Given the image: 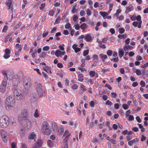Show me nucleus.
Returning a JSON list of instances; mask_svg holds the SVG:
<instances>
[{
  "label": "nucleus",
  "mask_w": 148,
  "mask_h": 148,
  "mask_svg": "<svg viewBox=\"0 0 148 148\" xmlns=\"http://www.w3.org/2000/svg\"><path fill=\"white\" fill-rule=\"evenodd\" d=\"M84 39L87 42H91L93 38L90 34H87L85 35Z\"/></svg>",
  "instance_id": "13"
},
{
  "label": "nucleus",
  "mask_w": 148,
  "mask_h": 148,
  "mask_svg": "<svg viewBox=\"0 0 148 148\" xmlns=\"http://www.w3.org/2000/svg\"><path fill=\"white\" fill-rule=\"evenodd\" d=\"M6 88L5 87H3L1 86H0V92L4 93L6 92Z\"/></svg>",
  "instance_id": "31"
},
{
  "label": "nucleus",
  "mask_w": 148,
  "mask_h": 148,
  "mask_svg": "<svg viewBox=\"0 0 148 148\" xmlns=\"http://www.w3.org/2000/svg\"><path fill=\"white\" fill-rule=\"evenodd\" d=\"M71 135V134H68L67 135H66L65 136H64L65 137V138L63 140V141L64 142H67V141L69 138V137Z\"/></svg>",
  "instance_id": "30"
},
{
  "label": "nucleus",
  "mask_w": 148,
  "mask_h": 148,
  "mask_svg": "<svg viewBox=\"0 0 148 148\" xmlns=\"http://www.w3.org/2000/svg\"><path fill=\"white\" fill-rule=\"evenodd\" d=\"M80 91L81 93H83L86 90L85 86L82 84L80 85Z\"/></svg>",
  "instance_id": "26"
},
{
  "label": "nucleus",
  "mask_w": 148,
  "mask_h": 148,
  "mask_svg": "<svg viewBox=\"0 0 148 148\" xmlns=\"http://www.w3.org/2000/svg\"><path fill=\"white\" fill-rule=\"evenodd\" d=\"M52 128L54 133L58 135H62L64 132L63 126L61 125L58 126L56 123H52Z\"/></svg>",
  "instance_id": "2"
},
{
  "label": "nucleus",
  "mask_w": 148,
  "mask_h": 148,
  "mask_svg": "<svg viewBox=\"0 0 148 148\" xmlns=\"http://www.w3.org/2000/svg\"><path fill=\"white\" fill-rule=\"evenodd\" d=\"M8 29V26L6 25L4 26L2 32H7Z\"/></svg>",
  "instance_id": "35"
},
{
  "label": "nucleus",
  "mask_w": 148,
  "mask_h": 148,
  "mask_svg": "<svg viewBox=\"0 0 148 148\" xmlns=\"http://www.w3.org/2000/svg\"><path fill=\"white\" fill-rule=\"evenodd\" d=\"M34 116L36 118L39 116V114L38 113V111L37 109H36L35 110L34 113Z\"/></svg>",
  "instance_id": "28"
},
{
  "label": "nucleus",
  "mask_w": 148,
  "mask_h": 148,
  "mask_svg": "<svg viewBox=\"0 0 148 148\" xmlns=\"http://www.w3.org/2000/svg\"><path fill=\"white\" fill-rule=\"evenodd\" d=\"M24 130V127H23V128L21 129L19 131L18 133L20 134L21 136H23L24 135L25 133Z\"/></svg>",
  "instance_id": "29"
},
{
  "label": "nucleus",
  "mask_w": 148,
  "mask_h": 148,
  "mask_svg": "<svg viewBox=\"0 0 148 148\" xmlns=\"http://www.w3.org/2000/svg\"><path fill=\"white\" fill-rule=\"evenodd\" d=\"M16 119L14 117L11 119L10 121V124L13 126H15L16 125Z\"/></svg>",
  "instance_id": "18"
},
{
  "label": "nucleus",
  "mask_w": 148,
  "mask_h": 148,
  "mask_svg": "<svg viewBox=\"0 0 148 148\" xmlns=\"http://www.w3.org/2000/svg\"><path fill=\"white\" fill-rule=\"evenodd\" d=\"M5 103L6 109L8 110L14 106L15 104V99L13 96H8L5 99Z\"/></svg>",
  "instance_id": "3"
},
{
  "label": "nucleus",
  "mask_w": 148,
  "mask_h": 148,
  "mask_svg": "<svg viewBox=\"0 0 148 148\" xmlns=\"http://www.w3.org/2000/svg\"><path fill=\"white\" fill-rule=\"evenodd\" d=\"M118 31L120 34H122L125 32V30L124 28H119Z\"/></svg>",
  "instance_id": "38"
},
{
  "label": "nucleus",
  "mask_w": 148,
  "mask_h": 148,
  "mask_svg": "<svg viewBox=\"0 0 148 148\" xmlns=\"http://www.w3.org/2000/svg\"><path fill=\"white\" fill-rule=\"evenodd\" d=\"M130 39L129 38H127L125 41V45H128L129 43H130Z\"/></svg>",
  "instance_id": "59"
},
{
  "label": "nucleus",
  "mask_w": 148,
  "mask_h": 148,
  "mask_svg": "<svg viewBox=\"0 0 148 148\" xmlns=\"http://www.w3.org/2000/svg\"><path fill=\"white\" fill-rule=\"evenodd\" d=\"M132 71L134 73H136L138 76L140 75H141L142 73L141 71L139 69H137L135 67L133 68Z\"/></svg>",
  "instance_id": "15"
},
{
  "label": "nucleus",
  "mask_w": 148,
  "mask_h": 148,
  "mask_svg": "<svg viewBox=\"0 0 148 148\" xmlns=\"http://www.w3.org/2000/svg\"><path fill=\"white\" fill-rule=\"evenodd\" d=\"M112 54V51L110 50H108L107 52V54L109 56H111Z\"/></svg>",
  "instance_id": "53"
},
{
  "label": "nucleus",
  "mask_w": 148,
  "mask_h": 148,
  "mask_svg": "<svg viewBox=\"0 0 148 148\" xmlns=\"http://www.w3.org/2000/svg\"><path fill=\"white\" fill-rule=\"evenodd\" d=\"M50 67H49V66H44L43 69L47 73H49V72H48V71L49 69H50Z\"/></svg>",
  "instance_id": "39"
},
{
  "label": "nucleus",
  "mask_w": 148,
  "mask_h": 148,
  "mask_svg": "<svg viewBox=\"0 0 148 148\" xmlns=\"http://www.w3.org/2000/svg\"><path fill=\"white\" fill-rule=\"evenodd\" d=\"M7 135V133L5 132V133H4V134L1 136L3 141L4 142H6L7 141L8 139Z\"/></svg>",
  "instance_id": "23"
},
{
  "label": "nucleus",
  "mask_w": 148,
  "mask_h": 148,
  "mask_svg": "<svg viewBox=\"0 0 148 148\" xmlns=\"http://www.w3.org/2000/svg\"><path fill=\"white\" fill-rule=\"evenodd\" d=\"M95 71H90L89 73L90 76L91 77H93L95 75Z\"/></svg>",
  "instance_id": "41"
},
{
  "label": "nucleus",
  "mask_w": 148,
  "mask_h": 148,
  "mask_svg": "<svg viewBox=\"0 0 148 148\" xmlns=\"http://www.w3.org/2000/svg\"><path fill=\"white\" fill-rule=\"evenodd\" d=\"M61 4V3L60 1L58 2L55 1L54 3V5L55 7H59Z\"/></svg>",
  "instance_id": "43"
},
{
  "label": "nucleus",
  "mask_w": 148,
  "mask_h": 148,
  "mask_svg": "<svg viewBox=\"0 0 148 148\" xmlns=\"http://www.w3.org/2000/svg\"><path fill=\"white\" fill-rule=\"evenodd\" d=\"M42 132L46 135H49L51 133V128L47 121H44L42 124L41 128Z\"/></svg>",
  "instance_id": "4"
},
{
  "label": "nucleus",
  "mask_w": 148,
  "mask_h": 148,
  "mask_svg": "<svg viewBox=\"0 0 148 148\" xmlns=\"http://www.w3.org/2000/svg\"><path fill=\"white\" fill-rule=\"evenodd\" d=\"M118 125L115 124H113L112 127V128L114 130H116L118 128Z\"/></svg>",
  "instance_id": "62"
},
{
  "label": "nucleus",
  "mask_w": 148,
  "mask_h": 148,
  "mask_svg": "<svg viewBox=\"0 0 148 148\" xmlns=\"http://www.w3.org/2000/svg\"><path fill=\"white\" fill-rule=\"evenodd\" d=\"M62 148H68L67 142L63 141L62 144Z\"/></svg>",
  "instance_id": "32"
},
{
  "label": "nucleus",
  "mask_w": 148,
  "mask_h": 148,
  "mask_svg": "<svg viewBox=\"0 0 148 148\" xmlns=\"http://www.w3.org/2000/svg\"><path fill=\"white\" fill-rule=\"evenodd\" d=\"M42 144V141L41 139H39L38 141V142L35 145L34 147H32V148H38L41 146Z\"/></svg>",
  "instance_id": "19"
},
{
  "label": "nucleus",
  "mask_w": 148,
  "mask_h": 148,
  "mask_svg": "<svg viewBox=\"0 0 148 148\" xmlns=\"http://www.w3.org/2000/svg\"><path fill=\"white\" fill-rule=\"evenodd\" d=\"M55 13V12L53 10H51L49 11L48 15H49L51 16H53V14Z\"/></svg>",
  "instance_id": "45"
},
{
  "label": "nucleus",
  "mask_w": 148,
  "mask_h": 148,
  "mask_svg": "<svg viewBox=\"0 0 148 148\" xmlns=\"http://www.w3.org/2000/svg\"><path fill=\"white\" fill-rule=\"evenodd\" d=\"M105 6V5L103 3H101L99 5V6L101 9H103L104 8Z\"/></svg>",
  "instance_id": "64"
},
{
  "label": "nucleus",
  "mask_w": 148,
  "mask_h": 148,
  "mask_svg": "<svg viewBox=\"0 0 148 148\" xmlns=\"http://www.w3.org/2000/svg\"><path fill=\"white\" fill-rule=\"evenodd\" d=\"M100 14L103 17L105 16L107 14V13L105 12H100Z\"/></svg>",
  "instance_id": "54"
},
{
  "label": "nucleus",
  "mask_w": 148,
  "mask_h": 148,
  "mask_svg": "<svg viewBox=\"0 0 148 148\" xmlns=\"http://www.w3.org/2000/svg\"><path fill=\"white\" fill-rule=\"evenodd\" d=\"M9 124L8 117L6 115H3L0 117V126L5 128L7 127Z\"/></svg>",
  "instance_id": "5"
},
{
  "label": "nucleus",
  "mask_w": 148,
  "mask_h": 148,
  "mask_svg": "<svg viewBox=\"0 0 148 148\" xmlns=\"http://www.w3.org/2000/svg\"><path fill=\"white\" fill-rule=\"evenodd\" d=\"M88 27L86 23H83L80 26V28L82 30L83 32H85V29Z\"/></svg>",
  "instance_id": "21"
},
{
  "label": "nucleus",
  "mask_w": 148,
  "mask_h": 148,
  "mask_svg": "<svg viewBox=\"0 0 148 148\" xmlns=\"http://www.w3.org/2000/svg\"><path fill=\"white\" fill-rule=\"evenodd\" d=\"M49 49V47L48 46H46L43 47L42 50L44 51H47Z\"/></svg>",
  "instance_id": "48"
},
{
  "label": "nucleus",
  "mask_w": 148,
  "mask_h": 148,
  "mask_svg": "<svg viewBox=\"0 0 148 148\" xmlns=\"http://www.w3.org/2000/svg\"><path fill=\"white\" fill-rule=\"evenodd\" d=\"M36 135L34 132L32 133L29 136L28 138L30 140H33L35 141L36 139Z\"/></svg>",
  "instance_id": "16"
},
{
  "label": "nucleus",
  "mask_w": 148,
  "mask_h": 148,
  "mask_svg": "<svg viewBox=\"0 0 148 148\" xmlns=\"http://www.w3.org/2000/svg\"><path fill=\"white\" fill-rule=\"evenodd\" d=\"M106 104L107 105L111 106L113 105L112 102L109 100H108L106 102Z\"/></svg>",
  "instance_id": "44"
},
{
  "label": "nucleus",
  "mask_w": 148,
  "mask_h": 148,
  "mask_svg": "<svg viewBox=\"0 0 148 148\" xmlns=\"http://www.w3.org/2000/svg\"><path fill=\"white\" fill-rule=\"evenodd\" d=\"M106 125L109 128L110 130H111L112 129V128L110 127V122L109 121H108L106 122Z\"/></svg>",
  "instance_id": "52"
},
{
  "label": "nucleus",
  "mask_w": 148,
  "mask_h": 148,
  "mask_svg": "<svg viewBox=\"0 0 148 148\" xmlns=\"http://www.w3.org/2000/svg\"><path fill=\"white\" fill-rule=\"evenodd\" d=\"M57 66L58 67L60 68H62L63 67V65L60 62L58 63L57 64Z\"/></svg>",
  "instance_id": "57"
},
{
  "label": "nucleus",
  "mask_w": 148,
  "mask_h": 148,
  "mask_svg": "<svg viewBox=\"0 0 148 148\" xmlns=\"http://www.w3.org/2000/svg\"><path fill=\"white\" fill-rule=\"evenodd\" d=\"M21 24L22 23L21 22H19V23L17 25H16V26L14 27L13 30H15L17 29L21 25Z\"/></svg>",
  "instance_id": "36"
},
{
  "label": "nucleus",
  "mask_w": 148,
  "mask_h": 148,
  "mask_svg": "<svg viewBox=\"0 0 148 148\" xmlns=\"http://www.w3.org/2000/svg\"><path fill=\"white\" fill-rule=\"evenodd\" d=\"M5 3L7 6L8 7V9H12V5L13 4L12 0H6Z\"/></svg>",
  "instance_id": "12"
},
{
  "label": "nucleus",
  "mask_w": 148,
  "mask_h": 148,
  "mask_svg": "<svg viewBox=\"0 0 148 148\" xmlns=\"http://www.w3.org/2000/svg\"><path fill=\"white\" fill-rule=\"evenodd\" d=\"M15 47L18 51H21L22 50V46L18 43H17L16 44Z\"/></svg>",
  "instance_id": "25"
},
{
  "label": "nucleus",
  "mask_w": 148,
  "mask_h": 148,
  "mask_svg": "<svg viewBox=\"0 0 148 148\" xmlns=\"http://www.w3.org/2000/svg\"><path fill=\"white\" fill-rule=\"evenodd\" d=\"M114 108L116 109H118L119 108V105L118 103H115L114 104Z\"/></svg>",
  "instance_id": "63"
},
{
  "label": "nucleus",
  "mask_w": 148,
  "mask_h": 148,
  "mask_svg": "<svg viewBox=\"0 0 148 148\" xmlns=\"http://www.w3.org/2000/svg\"><path fill=\"white\" fill-rule=\"evenodd\" d=\"M121 12V10H117L116 12L114 14V15L118 17L119 16V14Z\"/></svg>",
  "instance_id": "50"
},
{
  "label": "nucleus",
  "mask_w": 148,
  "mask_h": 148,
  "mask_svg": "<svg viewBox=\"0 0 148 148\" xmlns=\"http://www.w3.org/2000/svg\"><path fill=\"white\" fill-rule=\"evenodd\" d=\"M89 52V50L88 49L84 50L83 52V56H86L87 55Z\"/></svg>",
  "instance_id": "42"
},
{
  "label": "nucleus",
  "mask_w": 148,
  "mask_h": 148,
  "mask_svg": "<svg viewBox=\"0 0 148 148\" xmlns=\"http://www.w3.org/2000/svg\"><path fill=\"white\" fill-rule=\"evenodd\" d=\"M130 110H128L126 112L125 114V116L126 117L128 116H130L129 115L130 114Z\"/></svg>",
  "instance_id": "60"
},
{
  "label": "nucleus",
  "mask_w": 148,
  "mask_h": 148,
  "mask_svg": "<svg viewBox=\"0 0 148 148\" xmlns=\"http://www.w3.org/2000/svg\"><path fill=\"white\" fill-rule=\"evenodd\" d=\"M3 75L5 76V77H7L8 78V76L9 75L11 76V78H12V77L13 76V72L12 71L9 69H3L1 71Z\"/></svg>",
  "instance_id": "9"
},
{
  "label": "nucleus",
  "mask_w": 148,
  "mask_h": 148,
  "mask_svg": "<svg viewBox=\"0 0 148 148\" xmlns=\"http://www.w3.org/2000/svg\"><path fill=\"white\" fill-rule=\"evenodd\" d=\"M111 96L113 98L116 97L117 96V95L116 93L114 92H112L111 93Z\"/></svg>",
  "instance_id": "61"
},
{
  "label": "nucleus",
  "mask_w": 148,
  "mask_h": 148,
  "mask_svg": "<svg viewBox=\"0 0 148 148\" xmlns=\"http://www.w3.org/2000/svg\"><path fill=\"white\" fill-rule=\"evenodd\" d=\"M29 117V114L27 110H25L21 112V114L18 115V121L19 123L22 124V120L27 121L28 120Z\"/></svg>",
  "instance_id": "6"
},
{
  "label": "nucleus",
  "mask_w": 148,
  "mask_h": 148,
  "mask_svg": "<svg viewBox=\"0 0 148 148\" xmlns=\"http://www.w3.org/2000/svg\"><path fill=\"white\" fill-rule=\"evenodd\" d=\"M93 60L94 62H97L99 60L98 56L96 54H94L93 55Z\"/></svg>",
  "instance_id": "27"
},
{
  "label": "nucleus",
  "mask_w": 148,
  "mask_h": 148,
  "mask_svg": "<svg viewBox=\"0 0 148 148\" xmlns=\"http://www.w3.org/2000/svg\"><path fill=\"white\" fill-rule=\"evenodd\" d=\"M60 20H61L60 17H58V18L56 19L54 24H57L59 23L60 22Z\"/></svg>",
  "instance_id": "47"
},
{
  "label": "nucleus",
  "mask_w": 148,
  "mask_h": 148,
  "mask_svg": "<svg viewBox=\"0 0 148 148\" xmlns=\"http://www.w3.org/2000/svg\"><path fill=\"white\" fill-rule=\"evenodd\" d=\"M65 52L64 51H62L60 49H57L55 52V56L57 57L62 58V56L64 55Z\"/></svg>",
  "instance_id": "10"
},
{
  "label": "nucleus",
  "mask_w": 148,
  "mask_h": 148,
  "mask_svg": "<svg viewBox=\"0 0 148 148\" xmlns=\"http://www.w3.org/2000/svg\"><path fill=\"white\" fill-rule=\"evenodd\" d=\"M13 34V32H12L11 33H9L6 36L5 38L4 39V41L5 43H7L8 41V39L11 37L12 34Z\"/></svg>",
  "instance_id": "20"
},
{
  "label": "nucleus",
  "mask_w": 148,
  "mask_h": 148,
  "mask_svg": "<svg viewBox=\"0 0 148 148\" xmlns=\"http://www.w3.org/2000/svg\"><path fill=\"white\" fill-rule=\"evenodd\" d=\"M119 56L120 58H121L124 55L123 50L121 48H119L118 49Z\"/></svg>",
  "instance_id": "22"
},
{
  "label": "nucleus",
  "mask_w": 148,
  "mask_h": 148,
  "mask_svg": "<svg viewBox=\"0 0 148 148\" xmlns=\"http://www.w3.org/2000/svg\"><path fill=\"white\" fill-rule=\"evenodd\" d=\"M99 57L103 61H104L106 59L108 58L107 55H105L103 53L100 54Z\"/></svg>",
  "instance_id": "24"
},
{
  "label": "nucleus",
  "mask_w": 148,
  "mask_h": 148,
  "mask_svg": "<svg viewBox=\"0 0 148 148\" xmlns=\"http://www.w3.org/2000/svg\"><path fill=\"white\" fill-rule=\"evenodd\" d=\"M78 69L79 70L81 71L82 72H83L84 71H86V70L84 68L79 67L78 68Z\"/></svg>",
  "instance_id": "55"
},
{
  "label": "nucleus",
  "mask_w": 148,
  "mask_h": 148,
  "mask_svg": "<svg viewBox=\"0 0 148 148\" xmlns=\"http://www.w3.org/2000/svg\"><path fill=\"white\" fill-rule=\"evenodd\" d=\"M135 142V140L134 139L129 141L128 143V144L130 146L133 145L134 143Z\"/></svg>",
  "instance_id": "46"
},
{
  "label": "nucleus",
  "mask_w": 148,
  "mask_h": 148,
  "mask_svg": "<svg viewBox=\"0 0 148 148\" xmlns=\"http://www.w3.org/2000/svg\"><path fill=\"white\" fill-rule=\"evenodd\" d=\"M8 78L7 77H4L1 86L6 88L7 85V81Z\"/></svg>",
  "instance_id": "14"
},
{
  "label": "nucleus",
  "mask_w": 148,
  "mask_h": 148,
  "mask_svg": "<svg viewBox=\"0 0 148 148\" xmlns=\"http://www.w3.org/2000/svg\"><path fill=\"white\" fill-rule=\"evenodd\" d=\"M111 61L115 62H117L119 61L118 58H113L111 59Z\"/></svg>",
  "instance_id": "58"
},
{
  "label": "nucleus",
  "mask_w": 148,
  "mask_h": 148,
  "mask_svg": "<svg viewBox=\"0 0 148 148\" xmlns=\"http://www.w3.org/2000/svg\"><path fill=\"white\" fill-rule=\"evenodd\" d=\"M5 131L3 129H0V136H1L4 133H5Z\"/></svg>",
  "instance_id": "56"
},
{
  "label": "nucleus",
  "mask_w": 148,
  "mask_h": 148,
  "mask_svg": "<svg viewBox=\"0 0 148 148\" xmlns=\"http://www.w3.org/2000/svg\"><path fill=\"white\" fill-rule=\"evenodd\" d=\"M35 88L38 95L39 97H42L44 95L45 91L42 88L41 84L38 83L37 84Z\"/></svg>",
  "instance_id": "7"
},
{
  "label": "nucleus",
  "mask_w": 148,
  "mask_h": 148,
  "mask_svg": "<svg viewBox=\"0 0 148 148\" xmlns=\"http://www.w3.org/2000/svg\"><path fill=\"white\" fill-rule=\"evenodd\" d=\"M95 102L93 101H91L89 102V105L91 107H93L95 106Z\"/></svg>",
  "instance_id": "51"
},
{
  "label": "nucleus",
  "mask_w": 148,
  "mask_h": 148,
  "mask_svg": "<svg viewBox=\"0 0 148 148\" xmlns=\"http://www.w3.org/2000/svg\"><path fill=\"white\" fill-rule=\"evenodd\" d=\"M78 80L80 82H82L84 79V76L83 74L79 72L78 73Z\"/></svg>",
  "instance_id": "17"
},
{
  "label": "nucleus",
  "mask_w": 148,
  "mask_h": 148,
  "mask_svg": "<svg viewBox=\"0 0 148 148\" xmlns=\"http://www.w3.org/2000/svg\"><path fill=\"white\" fill-rule=\"evenodd\" d=\"M5 52L3 57L5 59H7L10 57V53L11 52V50L9 49L6 48L5 49Z\"/></svg>",
  "instance_id": "11"
},
{
  "label": "nucleus",
  "mask_w": 148,
  "mask_h": 148,
  "mask_svg": "<svg viewBox=\"0 0 148 148\" xmlns=\"http://www.w3.org/2000/svg\"><path fill=\"white\" fill-rule=\"evenodd\" d=\"M122 108L124 110H127L129 108V106L126 103L123 104L122 105Z\"/></svg>",
  "instance_id": "37"
},
{
  "label": "nucleus",
  "mask_w": 148,
  "mask_h": 148,
  "mask_svg": "<svg viewBox=\"0 0 148 148\" xmlns=\"http://www.w3.org/2000/svg\"><path fill=\"white\" fill-rule=\"evenodd\" d=\"M23 85L25 88L26 90L29 89L32 85V82L28 77H25L23 81Z\"/></svg>",
  "instance_id": "8"
},
{
  "label": "nucleus",
  "mask_w": 148,
  "mask_h": 148,
  "mask_svg": "<svg viewBox=\"0 0 148 148\" xmlns=\"http://www.w3.org/2000/svg\"><path fill=\"white\" fill-rule=\"evenodd\" d=\"M140 84L142 87H144L145 86V82L143 80L141 81L140 82Z\"/></svg>",
  "instance_id": "49"
},
{
  "label": "nucleus",
  "mask_w": 148,
  "mask_h": 148,
  "mask_svg": "<svg viewBox=\"0 0 148 148\" xmlns=\"http://www.w3.org/2000/svg\"><path fill=\"white\" fill-rule=\"evenodd\" d=\"M46 53L44 51L42 52L40 55L39 57L40 58H44L46 57Z\"/></svg>",
  "instance_id": "34"
},
{
  "label": "nucleus",
  "mask_w": 148,
  "mask_h": 148,
  "mask_svg": "<svg viewBox=\"0 0 148 148\" xmlns=\"http://www.w3.org/2000/svg\"><path fill=\"white\" fill-rule=\"evenodd\" d=\"M47 144L50 147H51L53 145V143L51 140H49L47 142Z\"/></svg>",
  "instance_id": "33"
},
{
  "label": "nucleus",
  "mask_w": 148,
  "mask_h": 148,
  "mask_svg": "<svg viewBox=\"0 0 148 148\" xmlns=\"http://www.w3.org/2000/svg\"><path fill=\"white\" fill-rule=\"evenodd\" d=\"M49 32L46 31H44L43 32L42 34V36L43 38H45L46 37L48 34Z\"/></svg>",
  "instance_id": "40"
},
{
  "label": "nucleus",
  "mask_w": 148,
  "mask_h": 148,
  "mask_svg": "<svg viewBox=\"0 0 148 148\" xmlns=\"http://www.w3.org/2000/svg\"><path fill=\"white\" fill-rule=\"evenodd\" d=\"M12 91L14 97L18 100H20L23 97V91L17 88V86L14 85L12 88Z\"/></svg>",
  "instance_id": "1"
}]
</instances>
